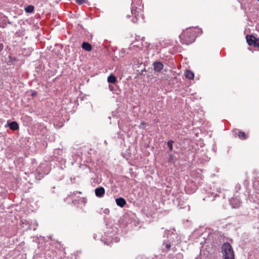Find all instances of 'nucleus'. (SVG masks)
<instances>
[{"label": "nucleus", "mask_w": 259, "mask_h": 259, "mask_svg": "<svg viewBox=\"0 0 259 259\" xmlns=\"http://www.w3.org/2000/svg\"><path fill=\"white\" fill-rule=\"evenodd\" d=\"M142 0H132L131 4V14L133 19L132 20L133 23H137L140 19H143V8Z\"/></svg>", "instance_id": "f257e3e1"}, {"label": "nucleus", "mask_w": 259, "mask_h": 259, "mask_svg": "<svg viewBox=\"0 0 259 259\" xmlns=\"http://www.w3.org/2000/svg\"><path fill=\"white\" fill-rule=\"evenodd\" d=\"M221 252L223 259H234V252L230 244L225 242L222 246Z\"/></svg>", "instance_id": "f03ea898"}, {"label": "nucleus", "mask_w": 259, "mask_h": 259, "mask_svg": "<svg viewBox=\"0 0 259 259\" xmlns=\"http://www.w3.org/2000/svg\"><path fill=\"white\" fill-rule=\"evenodd\" d=\"M181 42L183 44L189 45L193 42L195 40V37L193 33L191 32H185L180 35Z\"/></svg>", "instance_id": "7ed1b4c3"}, {"label": "nucleus", "mask_w": 259, "mask_h": 259, "mask_svg": "<svg viewBox=\"0 0 259 259\" xmlns=\"http://www.w3.org/2000/svg\"><path fill=\"white\" fill-rule=\"evenodd\" d=\"M113 239L112 232H106L104 236L101 239L102 242H104L105 244L111 246L112 244V240Z\"/></svg>", "instance_id": "20e7f679"}, {"label": "nucleus", "mask_w": 259, "mask_h": 259, "mask_svg": "<svg viewBox=\"0 0 259 259\" xmlns=\"http://www.w3.org/2000/svg\"><path fill=\"white\" fill-rule=\"evenodd\" d=\"M228 199L230 202V204L232 205L233 208H238L240 206L241 201L240 199L235 197V198H230L228 197Z\"/></svg>", "instance_id": "39448f33"}, {"label": "nucleus", "mask_w": 259, "mask_h": 259, "mask_svg": "<svg viewBox=\"0 0 259 259\" xmlns=\"http://www.w3.org/2000/svg\"><path fill=\"white\" fill-rule=\"evenodd\" d=\"M219 192V194L217 193L213 195V198L211 200L212 201H214V200H216V198L218 197L225 199L227 196H229V193H230V192L229 191L224 190L223 193L222 192Z\"/></svg>", "instance_id": "423d86ee"}, {"label": "nucleus", "mask_w": 259, "mask_h": 259, "mask_svg": "<svg viewBox=\"0 0 259 259\" xmlns=\"http://www.w3.org/2000/svg\"><path fill=\"white\" fill-rule=\"evenodd\" d=\"M105 189L103 187H99L95 189V193L97 197H103L105 194Z\"/></svg>", "instance_id": "0eeeda50"}, {"label": "nucleus", "mask_w": 259, "mask_h": 259, "mask_svg": "<svg viewBox=\"0 0 259 259\" xmlns=\"http://www.w3.org/2000/svg\"><path fill=\"white\" fill-rule=\"evenodd\" d=\"M6 127H9L13 131H16L19 128V125L16 121H8Z\"/></svg>", "instance_id": "6e6552de"}, {"label": "nucleus", "mask_w": 259, "mask_h": 259, "mask_svg": "<svg viewBox=\"0 0 259 259\" xmlns=\"http://www.w3.org/2000/svg\"><path fill=\"white\" fill-rule=\"evenodd\" d=\"M171 246V242L169 240H164L162 244V249L165 252L170 250Z\"/></svg>", "instance_id": "1a4fd4ad"}, {"label": "nucleus", "mask_w": 259, "mask_h": 259, "mask_svg": "<svg viewBox=\"0 0 259 259\" xmlns=\"http://www.w3.org/2000/svg\"><path fill=\"white\" fill-rule=\"evenodd\" d=\"M155 71L159 72L163 68V64L159 61H156L153 63Z\"/></svg>", "instance_id": "9d476101"}, {"label": "nucleus", "mask_w": 259, "mask_h": 259, "mask_svg": "<svg viewBox=\"0 0 259 259\" xmlns=\"http://www.w3.org/2000/svg\"><path fill=\"white\" fill-rule=\"evenodd\" d=\"M107 81L109 83H113V73H111L110 75L108 77ZM108 89L110 91L112 92L113 91V87L112 84H108Z\"/></svg>", "instance_id": "9b49d317"}, {"label": "nucleus", "mask_w": 259, "mask_h": 259, "mask_svg": "<svg viewBox=\"0 0 259 259\" xmlns=\"http://www.w3.org/2000/svg\"><path fill=\"white\" fill-rule=\"evenodd\" d=\"M246 41L249 46H253L256 39H257L252 35H247L246 36Z\"/></svg>", "instance_id": "f8f14e48"}, {"label": "nucleus", "mask_w": 259, "mask_h": 259, "mask_svg": "<svg viewBox=\"0 0 259 259\" xmlns=\"http://www.w3.org/2000/svg\"><path fill=\"white\" fill-rule=\"evenodd\" d=\"M115 202L116 204L120 207H123L126 203L125 199L122 197L116 198Z\"/></svg>", "instance_id": "ddd939ff"}, {"label": "nucleus", "mask_w": 259, "mask_h": 259, "mask_svg": "<svg viewBox=\"0 0 259 259\" xmlns=\"http://www.w3.org/2000/svg\"><path fill=\"white\" fill-rule=\"evenodd\" d=\"M81 47L83 50L87 51H91L92 49L91 45L86 41H84L82 42Z\"/></svg>", "instance_id": "4468645a"}, {"label": "nucleus", "mask_w": 259, "mask_h": 259, "mask_svg": "<svg viewBox=\"0 0 259 259\" xmlns=\"http://www.w3.org/2000/svg\"><path fill=\"white\" fill-rule=\"evenodd\" d=\"M185 76L187 78L192 79L194 78V73L191 71L187 70L185 72Z\"/></svg>", "instance_id": "2eb2a0df"}, {"label": "nucleus", "mask_w": 259, "mask_h": 259, "mask_svg": "<svg viewBox=\"0 0 259 259\" xmlns=\"http://www.w3.org/2000/svg\"><path fill=\"white\" fill-rule=\"evenodd\" d=\"M31 224L28 225V229H32L33 231H35L36 230L37 227L38 226L37 223L34 221L31 223Z\"/></svg>", "instance_id": "dca6fc26"}, {"label": "nucleus", "mask_w": 259, "mask_h": 259, "mask_svg": "<svg viewBox=\"0 0 259 259\" xmlns=\"http://www.w3.org/2000/svg\"><path fill=\"white\" fill-rule=\"evenodd\" d=\"M176 161V158L175 155L170 154L168 157V162L169 163L175 164Z\"/></svg>", "instance_id": "f3484780"}, {"label": "nucleus", "mask_w": 259, "mask_h": 259, "mask_svg": "<svg viewBox=\"0 0 259 259\" xmlns=\"http://www.w3.org/2000/svg\"><path fill=\"white\" fill-rule=\"evenodd\" d=\"M34 7L32 5H28L25 8V11L27 13H31L34 11Z\"/></svg>", "instance_id": "a211bd4d"}, {"label": "nucleus", "mask_w": 259, "mask_h": 259, "mask_svg": "<svg viewBox=\"0 0 259 259\" xmlns=\"http://www.w3.org/2000/svg\"><path fill=\"white\" fill-rule=\"evenodd\" d=\"M238 136L241 140H245L247 138L245 132L242 131H239L238 133Z\"/></svg>", "instance_id": "6ab92c4d"}, {"label": "nucleus", "mask_w": 259, "mask_h": 259, "mask_svg": "<svg viewBox=\"0 0 259 259\" xmlns=\"http://www.w3.org/2000/svg\"><path fill=\"white\" fill-rule=\"evenodd\" d=\"M174 142L172 140H169L167 142V146L169 148V151H168V152L172 151V149H173L172 144L174 143Z\"/></svg>", "instance_id": "aec40b11"}, {"label": "nucleus", "mask_w": 259, "mask_h": 259, "mask_svg": "<svg viewBox=\"0 0 259 259\" xmlns=\"http://www.w3.org/2000/svg\"><path fill=\"white\" fill-rule=\"evenodd\" d=\"M75 2L78 4L81 5L84 3H86L87 2V0H75Z\"/></svg>", "instance_id": "412c9836"}, {"label": "nucleus", "mask_w": 259, "mask_h": 259, "mask_svg": "<svg viewBox=\"0 0 259 259\" xmlns=\"http://www.w3.org/2000/svg\"><path fill=\"white\" fill-rule=\"evenodd\" d=\"M253 46L255 48H257L259 49V38H257L256 39V41H255Z\"/></svg>", "instance_id": "4be33fe9"}, {"label": "nucleus", "mask_w": 259, "mask_h": 259, "mask_svg": "<svg viewBox=\"0 0 259 259\" xmlns=\"http://www.w3.org/2000/svg\"><path fill=\"white\" fill-rule=\"evenodd\" d=\"M3 21H6V22H7L9 24H12V22H11L7 17L6 16H4L3 18Z\"/></svg>", "instance_id": "5701e85b"}, {"label": "nucleus", "mask_w": 259, "mask_h": 259, "mask_svg": "<svg viewBox=\"0 0 259 259\" xmlns=\"http://www.w3.org/2000/svg\"><path fill=\"white\" fill-rule=\"evenodd\" d=\"M146 123L144 122H142L139 125V127L140 128H144L145 127V125H146Z\"/></svg>", "instance_id": "b1692460"}, {"label": "nucleus", "mask_w": 259, "mask_h": 259, "mask_svg": "<svg viewBox=\"0 0 259 259\" xmlns=\"http://www.w3.org/2000/svg\"><path fill=\"white\" fill-rule=\"evenodd\" d=\"M106 226L107 227V228L112 229V224L111 223H106Z\"/></svg>", "instance_id": "393cba45"}, {"label": "nucleus", "mask_w": 259, "mask_h": 259, "mask_svg": "<svg viewBox=\"0 0 259 259\" xmlns=\"http://www.w3.org/2000/svg\"><path fill=\"white\" fill-rule=\"evenodd\" d=\"M71 194L70 195V196H72L73 195H76V194H81V192L80 191H74L73 193H71Z\"/></svg>", "instance_id": "a878e982"}, {"label": "nucleus", "mask_w": 259, "mask_h": 259, "mask_svg": "<svg viewBox=\"0 0 259 259\" xmlns=\"http://www.w3.org/2000/svg\"><path fill=\"white\" fill-rule=\"evenodd\" d=\"M53 52H54L57 56H58L59 54H60V52L59 50H56L55 49L53 51Z\"/></svg>", "instance_id": "bb28decb"}, {"label": "nucleus", "mask_w": 259, "mask_h": 259, "mask_svg": "<svg viewBox=\"0 0 259 259\" xmlns=\"http://www.w3.org/2000/svg\"><path fill=\"white\" fill-rule=\"evenodd\" d=\"M37 93L36 91H32L31 96H32V97L35 96L37 95Z\"/></svg>", "instance_id": "cd10ccee"}, {"label": "nucleus", "mask_w": 259, "mask_h": 259, "mask_svg": "<svg viewBox=\"0 0 259 259\" xmlns=\"http://www.w3.org/2000/svg\"><path fill=\"white\" fill-rule=\"evenodd\" d=\"M104 213L105 214H109V210L107 208L105 209L104 210Z\"/></svg>", "instance_id": "c85d7f7f"}, {"label": "nucleus", "mask_w": 259, "mask_h": 259, "mask_svg": "<svg viewBox=\"0 0 259 259\" xmlns=\"http://www.w3.org/2000/svg\"><path fill=\"white\" fill-rule=\"evenodd\" d=\"M4 46L3 44L0 43V52L3 50Z\"/></svg>", "instance_id": "c756f323"}, {"label": "nucleus", "mask_w": 259, "mask_h": 259, "mask_svg": "<svg viewBox=\"0 0 259 259\" xmlns=\"http://www.w3.org/2000/svg\"><path fill=\"white\" fill-rule=\"evenodd\" d=\"M119 241V238L116 237V238H114V242H117Z\"/></svg>", "instance_id": "7c9ffc66"}, {"label": "nucleus", "mask_w": 259, "mask_h": 259, "mask_svg": "<svg viewBox=\"0 0 259 259\" xmlns=\"http://www.w3.org/2000/svg\"><path fill=\"white\" fill-rule=\"evenodd\" d=\"M240 188H241V186H240V185H236V189H240Z\"/></svg>", "instance_id": "2f4dec72"}, {"label": "nucleus", "mask_w": 259, "mask_h": 259, "mask_svg": "<svg viewBox=\"0 0 259 259\" xmlns=\"http://www.w3.org/2000/svg\"><path fill=\"white\" fill-rule=\"evenodd\" d=\"M64 118H63V120H64L65 118V119H66L67 120H68V118H67V114H64Z\"/></svg>", "instance_id": "473e14b6"}, {"label": "nucleus", "mask_w": 259, "mask_h": 259, "mask_svg": "<svg viewBox=\"0 0 259 259\" xmlns=\"http://www.w3.org/2000/svg\"><path fill=\"white\" fill-rule=\"evenodd\" d=\"M108 118H109V120H110V121H109V123L111 124V116H109V117H108Z\"/></svg>", "instance_id": "72a5a7b5"}, {"label": "nucleus", "mask_w": 259, "mask_h": 259, "mask_svg": "<svg viewBox=\"0 0 259 259\" xmlns=\"http://www.w3.org/2000/svg\"><path fill=\"white\" fill-rule=\"evenodd\" d=\"M114 82H115L116 81V78L115 77V76H114Z\"/></svg>", "instance_id": "f704fd0d"}, {"label": "nucleus", "mask_w": 259, "mask_h": 259, "mask_svg": "<svg viewBox=\"0 0 259 259\" xmlns=\"http://www.w3.org/2000/svg\"><path fill=\"white\" fill-rule=\"evenodd\" d=\"M174 239V237H172L171 236L170 237V239H169V240H171V239Z\"/></svg>", "instance_id": "c9c22d12"}, {"label": "nucleus", "mask_w": 259, "mask_h": 259, "mask_svg": "<svg viewBox=\"0 0 259 259\" xmlns=\"http://www.w3.org/2000/svg\"><path fill=\"white\" fill-rule=\"evenodd\" d=\"M127 17L129 18L130 17V15H127Z\"/></svg>", "instance_id": "e433bc0d"}, {"label": "nucleus", "mask_w": 259, "mask_h": 259, "mask_svg": "<svg viewBox=\"0 0 259 259\" xmlns=\"http://www.w3.org/2000/svg\"><path fill=\"white\" fill-rule=\"evenodd\" d=\"M259 2V0H257Z\"/></svg>", "instance_id": "4c0bfd02"}]
</instances>
